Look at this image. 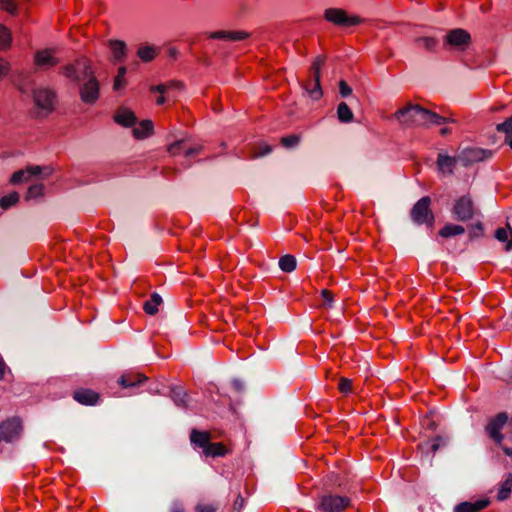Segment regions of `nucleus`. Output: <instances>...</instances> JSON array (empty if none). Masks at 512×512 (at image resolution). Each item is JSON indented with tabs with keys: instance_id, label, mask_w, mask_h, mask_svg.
<instances>
[{
	"instance_id": "obj_26",
	"label": "nucleus",
	"mask_w": 512,
	"mask_h": 512,
	"mask_svg": "<svg viewBox=\"0 0 512 512\" xmlns=\"http://www.w3.org/2000/svg\"><path fill=\"white\" fill-rule=\"evenodd\" d=\"M495 238L505 244V250L510 251L512 249V228L509 224L505 227H500L495 231Z\"/></svg>"
},
{
	"instance_id": "obj_45",
	"label": "nucleus",
	"mask_w": 512,
	"mask_h": 512,
	"mask_svg": "<svg viewBox=\"0 0 512 512\" xmlns=\"http://www.w3.org/2000/svg\"><path fill=\"white\" fill-rule=\"evenodd\" d=\"M320 295L324 305L327 307H331L334 301V293L329 289H323Z\"/></svg>"
},
{
	"instance_id": "obj_8",
	"label": "nucleus",
	"mask_w": 512,
	"mask_h": 512,
	"mask_svg": "<svg viewBox=\"0 0 512 512\" xmlns=\"http://www.w3.org/2000/svg\"><path fill=\"white\" fill-rule=\"evenodd\" d=\"M325 63V57L318 56L312 63L311 71L313 77L304 83V88L312 99H320L323 95L320 77L321 69Z\"/></svg>"
},
{
	"instance_id": "obj_52",
	"label": "nucleus",
	"mask_w": 512,
	"mask_h": 512,
	"mask_svg": "<svg viewBox=\"0 0 512 512\" xmlns=\"http://www.w3.org/2000/svg\"><path fill=\"white\" fill-rule=\"evenodd\" d=\"M503 452L507 455V456H510L512 457V448L510 447H507V446H503L501 447Z\"/></svg>"
},
{
	"instance_id": "obj_43",
	"label": "nucleus",
	"mask_w": 512,
	"mask_h": 512,
	"mask_svg": "<svg viewBox=\"0 0 512 512\" xmlns=\"http://www.w3.org/2000/svg\"><path fill=\"white\" fill-rule=\"evenodd\" d=\"M126 74V68L125 67H120L118 69V74L117 76L115 77V80H114V90H119L121 89L122 87H124L125 85V81H124V76Z\"/></svg>"
},
{
	"instance_id": "obj_15",
	"label": "nucleus",
	"mask_w": 512,
	"mask_h": 512,
	"mask_svg": "<svg viewBox=\"0 0 512 512\" xmlns=\"http://www.w3.org/2000/svg\"><path fill=\"white\" fill-rule=\"evenodd\" d=\"M73 399L81 405L95 406L101 400L100 393L85 387H78L72 393Z\"/></svg>"
},
{
	"instance_id": "obj_5",
	"label": "nucleus",
	"mask_w": 512,
	"mask_h": 512,
	"mask_svg": "<svg viewBox=\"0 0 512 512\" xmlns=\"http://www.w3.org/2000/svg\"><path fill=\"white\" fill-rule=\"evenodd\" d=\"M431 198L424 196L419 199L410 210V217L417 225H426L432 229L435 223V216L431 209Z\"/></svg>"
},
{
	"instance_id": "obj_37",
	"label": "nucleus",
	"mask_w": 512,
	"mask_h": 512,
	"mask_svg": "<svg viewBox=\"0 0 512 512\" xmlns=\"http://www.w3.org/2000/svg\"><path fill=\"white\" fill-rule=\"evenodd\" d=\"M12 37L8 28L0 24V50H7L11 45Z\"/></svg>"
},
{
	"instance_id": "obj_6",
	"label": "nucleus",
	"mask_w": 512,
	"mask_h": 512,
	"mask_svg": "<svg viewBox=\"0 0 512 512\" xmlns=\"http://www.w3.org/2000/svg\"><path fill=\"white\" fill-rule=\"evenodd\" d=\"M23 432L24 424L19 416L8 417L0 423V441L13 443L21 438Z\"/></svg>"
},
{
	"instance_id": "obj_32",
	"label": "nucleus",
	"mask_w": 512,
	"mask_h": 512,
	"mask_svg": "<svg viewBox=\"0 0 512 512\" xmlns=\"http://www.w3.org/2000/svg\"><path fill=\"white\" fill-rule=\"evenodd\" d=\"M187 396V392L181 386H176L171 389V397L178 406L187 407Z\"/></svg>"
},
{
	"instance_id": "obj_12",
	"label": "nucleus",
	"mask_w": 512,
	"mask_h": 512,
	"mask_svg": "<svg viewBox=\"0 0 512 512\" xmlns=\"http://www.w3.org/2000/svg\"><path fill=\"white\" fill-rule=\"evenodd\" d=\"M444 43L452 49L464 51L471 44V35L461 28L452 29L446 34Z\"/></svg>"
},
{
	"instance_id": "obj_13",
	"label": "nucleus",
	"mask_w": 512,
	"mask_h": 512,
	"mask_svg": "<svg viewBox=\"0 0 512 512\" xmlns=\"http://www.w3.org/2000/svg\"><path fill=\"white\" fill-rule=\"evenodd\" d=\"M492 155V150H487L480 147H468L461 152L459 158L464 166H469L487 160L492 157Z\"/></svg>"
},
{
	"instance_id": "obj_19",
	"label": "nucleus",
	"mask_w": 512,
	"mask_h": 512,
	"mask_svg": "<svg viewBox=\"0 0 512 512\" xmlns=\"http://www.w3.org/2000/svg\"><path fill=\"white\" fill-rule=\"evenodd\" d=\"M114 121L123 127H133L136 125L137 118L134 112L126 107H120L116 110Z\"/></svg>"
},
{
	"instance_id": "obj_53",
	"label": "nucleus",
	"mask_w": 512,
	"mask_h": 512,
	"mask_svg": "<svg viewBox=\"0 0 512 512\" xmlns=\"http://www.w3.org/2000/svg\"><path fill=\"white\" fill-rule=\"evenodd\" d=\"M213 435H215V438L222 437L224 435V432L222 430H213L211 431Z\"/></svg>"
},
{
	"instance_id": "obj_35",
	"label": "nucleus",
	"mask_w": 512,
	"mask_h": 512,
	"mask_svg": "<svg viewBox=\"0 0 512 512\" xmlns=\"http://www.w3.org/2000/svg\"><path fill=\"white\" fill-rule=\"evenodd\" d=\"M137 55L139 56V58L141 60H143L145 62H149L156 57L157 51L154 47L142 46V47H139V49L137 51Z\"/></svg>"
},
{
	"instance_id": "obj_30",
	"label": "nucleus",
	"mask_w": 512,
	"mask_h": 512,
	"mask_svg": "<svg viewBox=\"0 0 512 512\" xmlns=\"http://www.w3.org/2000/svg\"><path fill=\"white\" fill-rule=\"evenodd\" d=\"M161 304V296L157 293H153L151 294L150 298L144 302L143 310L145 311L146 314L155 315L158 312L159 306Z\"/></svg>"
},
{
	"instance_id": "obj_44",
	"label": "nucleus",
	"mask_w": 512,
	"mask_h": 512,
	"mask_svg": "<svg viewBox=\"0 0 512 512\" xmlns=\"http://www.w3.org/2000/svg\"><path fill=\"white\" fill-rule=\"evenodd\" d=\"M167 87H168V86H167V85H165V84H160V85H158V86L151 87V91H152V92L157 91V92H159V93L161 94V95L156 99V103H157V105H163V104L165 103L166 99H165V97H164V95H163V94L166 92Z\"/></svg>"
},
{
	"instance_id": "obj_50",
	"label": "nucleus",
	"mask_w": 512,
	"mask_h": 512,
	"mask_svg": "<svg viewBox=\"0 0 512 512\" xmlns=\"http://www.w3.org/2000/svg\"><path fill=\"white\" fill-rule=\"evenodd\" d=\"M195 510L196 512H215L216 508L210 504H199Z\"/></svg>"
},
{
	"instance_id": "obj_49",
	"label": "nucleus",
	"mask_w": 512,
	"mask_h": 512,
	"mask_svg": "<svg viewBox=\"0 0 512 512\" xmlns=\"http://www.w3.org/2000/svg\"><path fill=\"white\" fill-rule=\"evenodd\" d=\"M339 92L343 97H347L352 94V89L345 80H340Z\"/></svg>"
},
{
	"instance_id": "obj_10",
	"label": "nucleus",
	"mask_w": 512,
	"mask_h": 512,
	"mask_svg": "<svg viewBox=\"0 0 512 512\" xmlns=\"http://www.w3.org/2000/svg\"><path fill=\"white\" fill-rule=\"evenodd\" d=\"M325 19L337 26L351 27L362 23V19L357 15H348L343 9L330 8L325 11Z\"/></svg>"
},
{
	"instance_id": "obj_40",
	"label": "nucleus",
	"mask_w": 512,
	"mask_h": 512,
	"mask_svg": "<svg viewBox=\"0 0 512 512\" xmlns=\"http://www.w3.org/2000/svg\"><path fill=\"white\" fill-rule=\"evenodd\" d=\"M44 186L41 183L31 185L27 190L26 198L33 199L43 195Z\"/></svg>"
},
{
	"instance_id": "obj_14",
	"label": "nucleus",
	"mask_w": 512,
	"mask_h": 512,
	"mask_svg": "<svg viewBox=\"0 0 512 512\" xmlns=\"http://www.w3.org/2000/svg\"><path fill=\"white\" fill-rule=\"evenodd\" d=\"M86 82L80 88L81 100L87 104L95 103L99 98V82L92 74L86 78Z\"/></svg>"
},
{
	"instance_id": "obj_28",
	"label": "nucleus",
	"mask_w": 512,
	"mask_h": 512,
	"mask_svg": "<svg viewBox=\"0 0 512 512\" xmlns=\"http://www.w3.org/2000/svg\"><path fill=\"white\" fill-rule=\"evenodd\" d=\"M248 37V34L243 31H217L211 34V38L224 39L229 41H240Z\"/></svg>"
},
{
	"instance_id": "obj_1",
	"label": "nucleus",
	"mask_w": 512,
	"mask_h": 512,
	"mask_svg": "<svg viewBox=\"0 0 512 512\" xmlns=\"http://www.w3.org/2000/svg\"><path fill=\"white\" fill-rule=\"evenodd\" d=\"M393 118L403 127H430L431 125L455 122L452 117L441 116L419 104L411 102L395 111Z\"/></svg>"
},
{
	"instance_id": "obj_51",
	"label": "nucleus",
	"mask_w": 512,
	"mask_h": 512,
	"mask_svg": "<svg viewBox=\"0 0 512 512\" xmlns=\"http://www.w3.org/2000/svg\"><path fill=\"white\" fill-rule=\"evenodd\" d=\"M4 373H5V364H4L3 360L0 358V379H2L4 377Z\"/></svg>"
},
{
	"instance_id": "obj_23",
	"label": "nucleus",
	"mask_w": 512,
	"mask_h": 512,
	"mask_svg": "<svg viewBox=\"0 0 512 512\" xmlns=\"http://www.w3.org/2000/svg\"><path fill=\"white\" fill-rule=\"evenodd\" d=\"M42 172V168L40 166H32L28 167L25 170H19L15 172L11 177V183L18 184L23 181H28L31 176L39 175Z\"/></svg>"
},
{
	"instance_id": "obj_7",
	"label": "nucleus",
	"mask_w": 512,
	"mask_h": 512,
	"mask_svg": "<svg viewBox=\"0 0 512 512\" xmlns=\"http://www.w3.org/2000/svg\"><path fill=\"white\" fill-rule=\"evenodd\" d=\"M63 75L73 82L86 80L93 74L90 61L85 58L76 59L73 63L67 64L62 69Z\"/></svg>"
},
{
	"instance_id": "obj_24",
	"label": "nucleus",
	"mask_w": 512,
	"mask_h": 512,
	"mask_svg": "<svg viewBox=\"0 0 512 512\" xmlns=\"http://www.w3.org/2000/svg\"><path fill=\"white\" fill-rule=\"evenodd\" d=\"M457 159L452 156L439 154L437 157V167L444 174H452L456 166Z\"/></svg>"
},
{
	"instance_id": "obj_17",
	"label": "nucleus",
	"mask_w": 512,
	"mask_h": 512,
	"mask_svg": "<svg viewBox=\"0 0 512 512\" xmlns=\"http://www.w3.org/2000/svg\"><path fill=\"white\" fill-rule=\"evenodd\" d=\"M147 379L144 374L130 370L121 375L118 383L122 388H131L146 382Z\"/></svg>"
},
{
	"instance_id": "obj_42",
	"label": "nucleus",
	"mask_w": 512,
	"mask_h": 512,
	"mask_svg": "<svg viewBox=\"0 0 512 512\" xmlns=\"http://www.w3.org/2000/svg\"><path fill=\"white\" fill-rule=\"evenodd\" d=\"M469 235L470 238H479L484 235V227L481 222H477L475 224H472L469 227Z\"/></svg>"
},
{
	"instance_id": "obj_41",
	"label": "nucleus",
	"mask_w": 512,
	"mask_h": 512,
	"mask_svg": "<svg viewBox=\"0 0 512 512\" xmlns=\"http://www.w3.org/2000/svg\"><path fill=\"white\" fill-rule=\"evenodd\" d=\"M417 42L428 51H433L438 44V41L433 37H422L417 39Z\"/></svg>"
},
{
	"instance_id": "obj_11",
	"label": "nucleus",
	"mask_w": 512,
	"mask_h": 512,
	"mask_svg": "<svg viewBox=\"0 0 512 512\" xmlns=\"http://www.w3.org/2000/svg\"><path fill=\"white\" fill-rule=\"evenodd\" d=\"M476 208L470 196L464 195L455 200L452 213L459 221H469L476 214Z\"/></svg>"
},
{
	"instance_id": "obj_54",
	"label": "nucleus",
	"mask_w": 512,
	"mask_h": 512,
	"mask_svg": "<svg viewBox=\"0 0 512 512\" xmlns=\"http://www.w3.org/2000/svg\"><path fill=\"white\" fill-rule=\"evenodd\" d=\"M450 133H451V129H449V128H442L440 130V134L443 135V136H445L447 134H450Z\"/></svg>"
},
{
	"instance_id": "obj_16",
	"label": "nucleus",
	"mask_w": 512,
	"mask_h": 512,
	"mask_svg": "<svg viewBox=\"0 0 512 512\" xmlns=\"http://www.w3.org/2000/svg\"><path fill=\"white\" fill-rule=\"evenodd\" d=\"M34 100L39 108L52 111L55 106L56 95L49 89L40 88L34 91Z\"/></svg>"
},
{
	"instance_id": "obj_34",
	"label": "nucleus",
	"mask_w": 512,
	"mask_h": 512,
	"mask_svg": "<svg viewBox=\"0 0 512 512\" xmlns=\"http://www.w3.org/2000/svg\"><path fill=\"white\" fill-rule=\"evenodd\" d=\"M279 267L284 272H292L296 268V259L292 255H284L279 260Z\"/></svg>"
},
{
	"instance_id": "obj_9",
	"label": "nucleus",
	"mask_w": 512,
	"mask_h": 512,
	"mask_svg": "<svg viewBox=\"0 0 512 512\" xmlns=\"http://www.w3.org/2000/svg\"><path fill=\"white\" fill-rule=\"evenodd\" d=\"M203 150V147L199 143H194L189 137H184L171 143L167 151L171 156L184 155L185 157H192L199 155Z\"/></svg>"
},
{
	"instance_id": "obj_21",
	"label": "nucleus",
	"mask_w": 512,
	"mask_h": 512,
	"mask_svg": "<svg viewBox=\"0 0 512 512\" xmlns=\"http://www.w3.org/2000/svg\"><path fill=\"white\" fill-rule=\"evenodd\" d=\"M233 218L238 224H249L250 226H255L258 223V216L247 208L235 210Z\"/></svg>"
},
{
	"instance_id": "obj_38",
	"label": "nucleus",
	"mask_w": 512,
	"mask_h": 512,
	"mask_svg": "<svg viewBox=\"0 0 512 512\" xmlns=\"http://www.w3.org/2000/svg\"><path fill=\"white\" fill-rule=\"evenodd\" d=\"M19 201V194L17 192L9 193L0 199V207L2 209H8L15 205Z\"/></svg>"
},
{
	"instance_id": "obj_2",
	"label": "nucleus",
	"mask_w": 512,
	"mask_h": 512,
	"mask_svg": "<svg viewBox=\"0 0 512 512\" xmlns=\"http://www.w3.org/2000/svg\"><path fill=\"white\" fill-rule=\"evenodd\" d=\"M215 435L211 431H200L193 428L190 432V442L194 447L201 448L206 457H224L232 451L231 443L211 442Z\"/></svg>"
},
{
	"instance_id": "obj_29",
	"label": "nucleus",
	"mask_w": 512,
	"mask_h": 512,
	"mask_svg": "<svg viewBox=\"0 0 512 512\" xmlns=\"http://www.w3.org/2000/svg\"><path fill=\"white\" fill-rule=\"evenodd\" d=\"M496 130L504 134V143L512 150V115L496 125Z\"/></svg>"
},
{
	"instance_id": "obj_18",
	"label": "nucleus",
	"mask_w": 512,
	"mask_h": 512,
	"mask_svg": "<svg viewBox=\"0 0 512 512\" xmlns=\"http://www.w3.org/2000/svg\"><path fill=\"white\" fill-rule=\"evenodd\" d=\"M55 51L52 49H44L37 51L34 55V64L38 67L49 68L56 66L59 61L54 56Z\"/></svg>"
},
{
	"instance_id": "obj_48",
	"label": "nucleus",
	"mask_w": 512,
	"mask_h": 512,
	"mask_svg": "<svg viewBox=\"0 0 512 512\" xmlns=\"http://www.w3.org/2000/svg\"><path fill=\"white\" fill-rule=\"evenodd\" d=\"M11 70L10 64L4 58H0V80L9 74Z\"/></svg>"
},
{
	"instance_id": "obj_39",
	"label": "nucleus",
	"mask_w": 512,
	"mask_h": 512,
	"mask_svg": "<svg viewBox=\"0 0 512 512\" xmlns=\"http://www.w3.org/2000/svg\"><path fill=\"white\" fill-rule=\"evenodd\" d=\"M301 141V136L297 134H291L288 136L281 137L280 144L285 148H293L297 146Z\"/></svg>"
},
{
	"instance_id": "obj_55",
	"label": "nucleus",
	"mask_w": 512,
	"mask_h": 512,
	"mask_svg": "<svg viewBox=\"0 0 512 512\" xmlns=\"http://www.w3.org/2000/svg\"><path fill=\"white\" fill-rule=\"evenodd\" d=\"M503 108H504V106H501V107H492V108H491V111H493V112H494V111H498V110L503 109Z\"/></svg>"
},
{
	"instance_id": "obj_4",
	"label": "nucleus",
	"mask_w": 512,
	"mask_h": 512,
	"mask_svg": "<svg viewBox=\"0 0 512 512\" xmlns=\"http://www.w3.org/2000/svg\"><path fill=\"white\" fill-rule=\"evenodd\" d=\"M352 507V499L336 490H325L318 495L315 509L318 512H344Z\"/></svg>"
},
{
	"instance_id": "obj_3",
	"label": "nucleus",
	"mask_w": 512,
	"mask_h": 512,
	"mask_svg": "<svg viewBox=\"0 0 512 512\" xmlns=\"http://www.w3.org/2000/svg\"><path fill=\"white\" fill-rule=\"evenodd\" d=\"M507 426L506 436L512 442V418L506 412H499L488 418L485 425V433L499 447L504 446V428Z\"/></svg>"
},
{
	"instance_id": "obj_56",
	"label": "nucleus",
	"mask_w": 512,
	"mask_h": 512,
	"mask_svg": "<svg viewBox=\"0 0 512 512\" xmlns=\"http://www.w3.org/2000/svg\"><path fill=\"white\" fill-rule=\"evenodd\" d=\"M175 512H182V511H180V510H177V511H175Z\"/></svg>"
},
{
	"instance_id": "obj_36",
	"label": "nucleus",
	"mask_w": 512,
	"mask_h": 512,
	"mask_svg": "<svg viewBox=\"0 0 512 512\" xmlns=\"http://www.w3.org/2000/svg\"><path fill=\"white\" fill-rule=\"evenodd\" d=\"M109 46L116 59H122L125 56L126 45L123 41H110Z\"/></svg>"
},
{
	"instance_id": "obj_46",
	"label": "nucleus",
	"mask_w": 512,
	"mask_h": 512,
	"mask_svg": "<svg viewBox=\"0 0 512 512\" xmlns=\"http://www.w3.org/2000/svg\"><path fill=\"white\" fill-rule=\"evenodd\" d=\"M338 389L341 393H349L352 390V381L348 378H340L338 383Z\"/></svg>"
},
{
	"instance_id": "obj_31",
	"label": "nucleus",
	"mask_w": 512,
	"mask_h": 512,
	"mask_svg": "<svg viewBox=\"0 0 512 512\" xmlns=\"http://www.w3.org/2000/svg\"><path fill=\"white\" fill-rule=\"evenodd\" d=\"M512 491V474L508 473L505 477V479L501 482L498 493H497V499L500 501H504L510 497Z\"/></svg>"
},
{
	"instance_id": "obj_27",
	"label": "nucleus",
	"mask_w": 512,
	"mask_h": 512,
	"mask_svg": "<svg viewBox=\"0 0 512 512\" xmlns=\"http://www.w3.org/2000/svg\"><path fill=\"white\" fill-rule=\"evenodd\" d=\"M465 228L458 224L447 223L438 232L441 238L448 239L451 237L464 234Z\"/></svg>"
},
{
	"instance_id": "obj_22",
	"label": "nucleus",
	"mask_w": 512,
	"mask_h": 512,
	"mask_svg": "<svg viewBox=\"0 0 512 512\" xmlns=\"http://www.w3.org/2000/svg\"><path fill=\"white\" fill-rule=\"evenodd\" d=\"M133 136L138 139H146L153 135L154 133V125L151 120H142L136 126H134L132 130Z\"/></svg>"
},
{
	"instance_id": "obj_33",
	"label": "nucleus",
	"mask_w": 512,
	"mask_h": 512,
	"mask_svg": "<svg viewBox=\"0 0 512 512\" xmlns=\"http://www.w3.org/2000/svg\"><path fill=\"white\" fill-rule=\"evenodd\" d=\"M337 116L340 122L350 123L353 121L354 115L352 110L345 102H341L337 107Z\"/></svg>"
},
{
	"instance_id": "obj_47",
	"label": "nucleus",
	"mask_w": 512,
	"mask_h": 512,
	"mask_svg": "<svg viewBox=\"0 0 512 512\" xmlns=\"http://www.w3.org/2000/svg\"><path fill=\"white\" fill-rule=\"evenodd\" d=\"M0 7L11 14L16 11V4L12 0H0Z\"/></svg>"
},
{
	"instance_id": "obj_20",
	"label": "nucleus",
	"mask_w": 512,
	"mask_h": 512,
	"mask_svg": "<svg viewBox=\"0 0 512 512\" xmlns=\"http://www.w3.org/2000/svg\"><path fill=\"white\" fill-rule=\"evenodd\" d=\"M490 501L488 499H477L475 501H465L457 504L454 512H480L488 507Z\"/></svg>"
},
{
	"instance_id": "obj_25",
	"label": "nucleus",
	"mask_w": 512,
	"mask_h": 512,
	"mask_svg": "<svg viewBox=\"0 0 512 512\" xmlns=\"http://www.w3.org/2000/svg\"><path fill=\"white\" fill-rule=\"evenodd\" d=\"M272 151V146L264 141L252 143L249 146V152L247 158L256 159L269 154Z\"/></svg>"
}]
</instances>
